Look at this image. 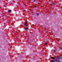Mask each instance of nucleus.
Here are the masks:
<instances>
[{
  "mask_svg": "<svg viewBox=\"0 0 62 62\" xmlns=\"http://www.w3.org/2000/svg\"><path fill=\"white\" fill-rule=\"evenodd\" d=\"M51 62H57V60L56 59L54 60H52L51 61Z\"/></svg>",
  "mask_w": 62,
  "mask_h": 62,
  "instance_id": "obj_1",
  "label": "nucleus"
},
{
  "mask_svg": "<svg viewBox=\"0 0 62 62\" xmlns=\"http://www.w3.org/2000/svg\"><path fill=\"white\" fill-rule=\"evenodd\" d=\"M51 58L52 59V60H54V59H55V58L54 57H51Z\"/></svg>",
  "mask_w": 62,
  "mask_h": 62,
  "instance_id": "obj_2",
  "label": "nucleus"
},
{
  "mask_svg": "<svg viewBox=\"0 0 62 62\" xmlns=\"http://www.w3.org/2000/svg\"><path fill=\"white\" fill-rule=\"evenodd\" d=\"M11 10H8V11L9 13H11Z\"/></svg>",
  "mask_w": 62,
  "mask_h": 62,
  "instance_id": "obj_3",
  "label": "nucleus"
},
{
  "mask_svg": "<svg viewBox=\"0 0 62 62\" xmlns=\"http://www.w3.org/2000/svg\"><path fill=\"white\" fill-rule=\"evenodd\" d=\"M36 15H37L38 16H39V13H36Z\"/></svg>",
  "mask_w": 62,
  "mask_h": 62,
  "instance_id": "obj_4",
  "label": "nucleus"
},
{
  "mask_svg": "<svg viewBox=\"0 0 62 62\" xmlns=\"http://www.w3.org/2000/svg\"><path fill=\"white\" fill-rule=\"evenodd\" d=\"M37 0H32V1L33 2H36Z\"/></svg>",
  "mask_w": 62,
  "mask_h": 62,
  "instance_id": "obj_5",
  "label": "nucleus"
},
{
  "mask_svg": "<svg viewBox=\"0 0 62 62\" xmlns=\"http://www.w3.org/2000/svg\"><path fill=\"white\" fill-rule=\"evenodd\" d=\"M23 10H26V8H23Z\"/></svg>",
  "mask_w": 62,
  "mask_h": 62,
  "instance_id": "obj_6",
  "label": "nucleus"
},
{
  "mask_svg": "<svg viewBox=\"0 0 62 62\" xmlns=\"http://www.w3.org/2000/svg\"><path fill=\"white\" fill-rule=\"evenodd\" d=\"M53 52L54 53H55V52H56V51L55 50H53Z\"/></svg>",
  "mask_w": 62,
  "mask_h": 62,
  "instance_id": "obj_7",
  "label": "nucleus"
},
{
  "mask_svg": "<svg viewBox=\"0 0 62 62\" xmlns=\"http://www.w3.org/2000/svg\"><path fill=\"white\" fill-rule=\"evenodd\" d=\"M24 24L25 25L27 24V22H25Z\"/></svg>",
  "mask_w": 62,
  "mask_h": 62,
  "instance_id": "obj_8",
  "label": "nucleus"
},
{
  "mask_svg": "<svg viewBox=\"0 0 62 62\" xmlns=\"http://www.w3.org/2000/svg\"><path fill=\"white\" fill-rule=\"evenodd\" d=\"M47 42H46V43H45V45H47Z\"/></svg>",
  "mask_w": 62,
  "mask_h": 62,
  "instance_id": "obj_9",
  "label": "nucleus"
},
{
  "mask_svg": "<svg viewBox=\"0 0 62 62\" xmlns=\"http://www.w3.org/2000/svg\"><path fill=\"white\" fill-rule=\"evenodd\" d=\"M57 59H59V56H58L57 57Z\"/></svg>",
  "mask_w": 62,
  "mask_h": 62,
  "instance_id": "obj_10",
  "label": "nucleus"
},
{
  "mask_svg": "<svg viewBox=\"0 0 62 62\" xmlns=\"http://www.w3.org/2000/svg\"><path fill=\"white\" fill-rule=\"evenodd\" d=\"M25 25V26H26V27H27V25Z\"/></svg>",
  "mask_w": 62,
  "mask_h": 62,
  "instance_id": "obj_11",
  "label": "nucleus"
},
{
  "mask_svg": "<svg viewBox=\"0 0 62 62\" xmlns=\"http://www.w3.org/2000/svg\"><path fill=\"white\" fill-rule=\"evenodd\" d=\"M62 58H61V57H59V59H61Z\"/></svg>",
  "mask_w": 62,
  "mask_h": 62,
  "instance_id": "obj_12",
  "label": "nucleus"
},
{
  "mask_svg": "<svg viewBox=\"0 0 62 62\" xmlns=\"http://www.w3.org/2000/svg\"><path fill=\"white\" fill-rule=\"evenodd\" d=\"M27 29H28V28H26L25 30H27Z\"/></svg>",
  "mask_w": 62,
  "mask_h": 62,
  "instance_id": "obj_13",
  "label": "nucleus"
},
{
  "mask_svg": "<svg viewBox=\"0 0 62 62\" xmlns=\"http://www.w3.org/2000/svg\"><path fill=\"white\" fill-rule=\"evenodd\" d=\"M31 41H30L31 42H33L32 41V40H31Z\"/></svg>",
  "mask_w": 62,
  "mask_h": 62,
  "instance_id": "obj_14",
  "label": "nucleus"
},
{
  "mask_svg": "<svg viewBox=\"0 0 62 62\" xmlns=\"http://www.w3.org/2000/svg\"><path fill=\"white\" fill-rule=\"evenodd\" d=\"M53 4H54V3L53 2Z\"/></svg>",
  "mask_w": 62,
  "mask_h": 62,
  "instance_id": "obj_15",
  "label": "nucleus"
},
{
  "mask_svg": "<svg viewBox=\"0 0 62 62\" xmlns=\"http://www.w3.org/2000/svg\"><path fill=\"white\" fill-rule=\"evenodd\" d=\"M60 49H62V48H60Z\"/></svg>",
  "mask_w": 62,
  "mask_h": 62,
  "instance_id": "obj_16",
  "label": "nucleus"
},
{
  "mask_svg": "<svg viewBox=\"0 0 62 62\" xmlns=\"http://www.w3.org/2000/svg\"><path fill=\"white\" fill-rule=\"evenodd\" d=\"M34 7H35V8H36V6H34Z\"/></svg>",
  "mask_w": 62,
  "mask_h": 62,
  "instance_id": "obj_17",
  "label": "nucleus"
},
{
  "mask_svg": "<svg viewBox=\"0 0 62 62\" xmlns=\"http://www.w3.org/2000/svg\"><path fill=\"white\" fill-rule=\"evenodd\" d=\"M54 4V6L56 5L55 4Z\"/></svg>",
  "mask_w": 62,
  "mask_h": 62,
  "instance_id": "obj_18",
  "label": "nucleus"
},
{
  "mask_svg": "<svg viewBox=\"0 0 62 62\" xmlns=\"http://www.w3.org/2000/svg\"><path fill=\"white\" fill-rule=\"evenodd\" d=\"M47 40H45V41H47Z\"/></svg>",
  "mask_w": 62,
  "mask_h": 62,
  "instance_id": "obj_19",
  "label": "nucleus"
},
{
  "mask_svg": "<svg viewBox=\"0 0 62 62\" xmlns=\"http://www.w3.org/2000/svg\"><path fill=\"white\" fill-rule=\"evenodd\" d=\"M6 15H7V14H6Z\"/></svg>",
  "mask_w": 62,
  "mask_h": 62,
  "instance_id": "obj_20",
  "label": "nucleus"
},
{
  "mask_svg": "<svg viewBox=\"0 0 62 62\" xmlns=\"http://www.w3.org/2000/svg\"><path fill=\"white\" fill-rule=\"evenodd\" d=\"M46 39H47V40H48V39H47V38H46Z\"/></svg>",
  "mask_w": 62,
  "mask_h": 62,
  "instance_id": "obj_21",
  "label": "nucleus"
},
{
  "mask_svg": "<svg viewBox=\"0 0 62 62\" xmlns=\"http://www.w3.org/2000/svg\"><path fill=\"white\" fill-rule=\"evenodd\" d=\"M60 56H61L60 55Z\"/></svg>",
  "mask_w": 62,
  "mask_h": 62,
  "instance_id": "obj_22",
  "label": "nucleus"
},
{
  "mask_svg": "<svg viewBox=\"0 0 62 62\" xmlns=\"http://www.w3.org/2000/svg\"><path fill=\"white\" fill-rule=\"evenodd\" d=\"M28 0V1H30V0Z\"/></svg>",
  "mask_w": 62,
  "mask_h": 62,
  "instance_id": "obj_23",
  "label": "nucleus"
},
{
  "mask_svg": "<svg viewBox=\"0 0 62 62\" xmlns=\"http://www.w3.org/2000/svg\"><path fill=\"white\" fill-rule=\"evenodd\" d=\"M47 42H48V41H47Z\"/></svg>",
  "mask_w": 62,
  "mask_h": 62,
  "instance_id": "obj_24",
  "label": "nucleus"
},
{
  "mask_svg": "<svg viewBox=\"0 0 62 62\" xmlns=\"http://www.w3.org/2000/svg\"><path fill=\"white\" fill-rule=\"evenodd\" d=\"M56 52H57V51H56Z\"/></svg>",
  "mask_w": 62,
  "mask_h": 62,
  "instance_id": "obj_25",
  "label": "nucleus"
},
{
  "mask_svg": "<svg viewBox=\"0 0 62 62\" xmlns=\"http://www.w3.org/2000/svg\"><path fill=\"white\" fill-rule=\"evenodd\" d=\"M56 52H57V51H56Z\"/></svg>",
  "mask_w": 62,
  "mask_h": 62,
  "instance_id": "obj_26",
  "label": "nucleus"
}]
</instances>
